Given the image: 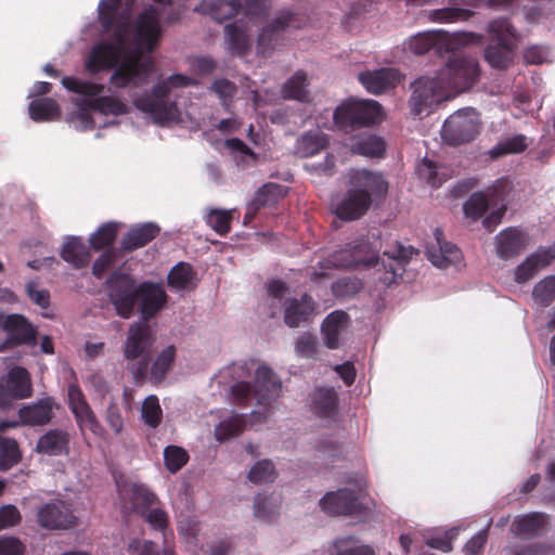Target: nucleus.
I'll return each instance as SVG.
<instances>
[{"label":"nucleus","instance_id":"nucleus-1","mask_svg":"<svg viewBox=\"0 0 555 555\" xmlns=\"http://www.w3.org/2000/svg\"><path fill=\"white\" fill-rule=\"evenodd\" d=\"M162 12L153 5L139 14L135 21L137 49L126 55L114 43L104 41L95 44L86 62V68L91 74L114 69L109 83L116 89L128 87L137 88L147 81L154 70V63L150 59H142V51L152 52L162 36L159 17Z\"/></svg>","mask_w":555,"mask_h":555},{"label":"nucleus","instance_id":"nucleus-2","mask_svg":"<svg viewBox=\"0 0 555 555\" xmlns=\"http://www.w3.org/2000/svg\"><path fill=\"white\" fill-rule=\"evenodd\" d=\"M349 185L335 207V215L344 221L360 219L370 209L373 197H384L388 192V182L383 175L366 169L352 171Z\"/></svg>","mask_w":555,"mask_h":555},{"label":"nucleus","instance_id":"nucleus-3","mask_svg":"<svg viewBox=\"0 0 555 555\" xmlns=\"http://www.w3.org/2000/svg\"><path fill=\"white\" fill-rule=\"evenodd\" d=\"M195 85L196 81L186 75L172 74L158 81L150 93L137 98L133 104L141 112L150 114L155 122L163 125L172 120L178 114L176 101L169 99L171 90Z\"/></svg>","mask_w":555,"mask_h":555},{"label":"nucleus","instance_id":"nucleus-4","mask_svg":"<svg viewBox=\"0 0 555 555\" xmlns=\"http://www.w3.org/2000/svg\"><path fill=\"white\" fill-rule=\"evenodd\" d=\"M333 119L338 130L349 133L380 124L384 111L375 100L348 99L335 108Z\"/></svg>","mask_w":555,"mask_h":555},{"label":"nucleus","instance_id":"nucleus-5","mask_svg":"<svg viewBox=\"0 0 555 555\" xmlns=\"http://www.w3.org/2000/svg\"><path fill=\"white\" fill-rule=\"evenodd\" d=\"M482 39L483 36L481 34L472 31L451 34L442 30H433L420 33L411 37L409 48L416 55H423L434 50L436 54L442 56L468 44L480 43Z\"/></svg>","mask_w":555,"mask_h":555},{"label":"nucleus","instance_id":"nucleus-6","mask_svg":"<svg viewBox=\"0 0 555 555\" xmlns=\"http://www.w3.org/2000/svg\"><path fill=\"white\" fill-rule=\"evenodd\" d=\"M492 41L485 49V60L496 69L508 68L517 48V35L508 18L499 17L488 24Z\"/></svg>","mask_w":555,"mask_h":555},{"label":"nucleus","instance_id":"nucleus-7","mask_svg":"<svg viewBox=\"0 0 555 555\" xmlns=\"http://www.w3.org/2000/svg\"><path fill=\"white\" fill-rule=\"evenodd\" d=\"M281 383L268 366H259L255 373V383L237 382L231 386V396L235 404L246 406L255 400L258 405H269L279 396Z\"/></svg>","mask_w":555,"mask_h":555},{"label":"nucleus","instance_id":"nucleus-8","mask_svg":"<svg viewBox=\"0 0 555 555\" xmlns=\"http://www.w3.org/2000/svg\"><path fill=\"white\" fill-rule=\"evenodd\" d=\"M459 50L451 53L446 65L437 73L447 92L461 93L469 90L480 77L478 60Z\"/></svg>","mask_w":555,"mask_h":555},{"label":"nucleus","instance_id":"nucleus-9","mask_svg":"<svg viewBox=\"0 0 555 555\" xmlns=\"http://www.w3.org/2000/svg\"><path fill=\"white\" fill-rule=\"evenodd\" d=\"M105 294L115 313L122 319H130L138 304L139 283L120 270L113 271L104 283Z\"/></svg>","mask_w":555,"mask_h":555},{"label":"nucleus","instance_id":"nucleus-10","mask_svg":"<svg viewBox=\"0 0 555 555\" xmlns=\"http://www.w3.org/2000/svg\"><path fill=\"white\" fill-rule=\"evenodd\" d=\"M481 121L475 108L465 107L450 115L441 129L442 140L451 146L472 142L480 132Z\"/></svg>","mask_w":555,"mask_h":555},{"label":"nucleus","instance_id":"nucleus-11","mask_svg":"<svg viewBox=\"0 0 555 555\" xmlns=\"http://www.w3.org/2000/svg\"><path fill=\"white\" fill-rule=\"evenodd\" d=\"M242 9L244 15L249 20L264 16L268 12L264 0H203L195 10L208 14L218 23H222L236 15Z\"/></svg>","mask_w":555,"mask_h":555},{"label":"nucleus","instance_id":"nucleus-12","mask_svg":"<svg viewBox=\"0 0 555 555\" xmlns=\"http://www.w3.org/2000/svg\"><path fill=\"white\" fill-rule=\"evenodd\" d=\"M369 249L367 244H358L352 248H346L335 251L331 257L321 260L318 268H314L310 274L313 282H319L328 278V271L337 268H357L360 264L373 267L378 263V257L375 255L363 256L362 253Z\"/></svg>","mask_w":555,"mask_h":555},{"label":"nucleus","instance_id":"nucleus-13","mask_svg":"<svg viewBox=\"0 0 555 555\" xmlns=\"http://www.w3.org/2000/svg\"><path fill=\"white\" fill-rule=\"evenodd\" d=\"M62 85L70 92L85 96H95V112L102 115L121 116L128 114V106L124 101L113 95H101L105 89L104 85L72 77H63Z\"/></svg>","mask_w":555,"mask_h":555},{"label":"nucleus","instance_id":"nucleus-14","mask_svg":"<svg viewBox=\"0 0 555 555\" xmlns=\"http://www.w3.org/2000/svg\"><path fill=\"white\" fill-rule=\"evenodd\" d=\"M363 494L364 489L362 485L356 481L350 488L327 492L320 500V505L326 514L332 516L362 515L367 509L361 501Z\"/></svg>","mask_w":555,"mask_h":555},{"label":"nucleus","instance_id":"nucleus-15","mask_svg":"<svg viewBox=\"0 0 555 555\" xmlns=\"http://www.w3.org/2000/svg\"><path fill=\"white\" fill-rule=\"evenodd\" d=\"M412 94L409 100L411 113L420 116L434 104L439 103L448 96L439 77H421L412 86Z\"/></svg>","mask_w":555,"mask_h":555},{"label":"nucleus","instance_id":"nucleus-16","mask_svg":"<svg viewBox=\"0 0 555 555\" xmlns=\"http://www.w3.org/2000/svg\"><path fill=\"white\" fill-rule=\"evenodd\" d=\"M1 326L8 337L0 344V352L22 345L35 346L37 343V328L22 314H9Z\"/></svg>","mask_w":555,"mask_h":555},{"label":"nucleus","instance_id":"nucleus-17","mask_svg":"<svg viewBox=\"0 0 555 555\" xmlns=\"http://www.w3.org/2000/svg\"><path fill=\"white\" fill-rule=\"evenodd\" d=\"M37 522L47 530H67L76 526L77 517L66 502L54 500L38 508Z\"/></svg>","mask_w":555,"mask_h":555},{"label":"nucleus","instance_id":"nucleus-18","mask_svg":"<svg viewBox=\"0 0 555 555\" xmlns=\"http://www.w3.org/2000/svg\"><path fill=\"white\" fill-rule=\"evenodd\" d=\"M297 16L291 11H282L279 15L268 25H266L257 41V50L263 56L272 53L275 47L280 43L284 31L289 27H299L296 24Z\"/></svg>","mask_w":555,"mask_h":555},{"label":"nucleus","instance_id":"nucleus-19","mask_svg":"<svg viewBox=\"0 0 555 555\" xmlns=\"http://www.w3.org/2000/svg\"><path fill=\"white\" fill-rule=\"evenodd\" d=\"M414 254L417 251L412 246H404L399 242L386 248L384 256L387 257L388 262L382 261L384 273L379 276V281L386 286L396 283L403 275L405 266Z\"/></svg>","mask_w":555,"mask_h":555},{"label":"nucleus","instance_id":"nucleus-20","mask_svg":"<svg viewBox=\"0 0 555 555\" xmlns=\"http://www.w3.org/2000/svg\"><path fill=\"white\" fill-rule=\"evenodd\" d=\"M168 296L164 288L150 281L139 283L138 292V310L141 314L142 321L147 323L151 319L166 306Z\"/></svg>","mask_w":555,"mask_h":555},{"label":"nucleus","instance_id":"nucleus-21","mask_svg":"<svg viewBox=\"0 0 555 555\" xmlns=\"http://www.w3.org/2000/svg\"><path fill=\"white\" fill-rule=\"evenodd\" d=\"M530 237L518 227H508L495 237V251L500 259L509 260L518 257L529 245Z\"/></svg>","mask_w":555,"mask_h":555},{"label":"nucleus","instance_id":"nucleus-22","mask_svg":"<svg viewBox=\"0 0 555 555\" xmlns=\"http://www.w3.org/2000/svg\"><path fill=\"white\" fill-rule=\"evenodd\" d=\"M118 492L125 505L137 515L146 514L155 503L158 502L157 495L144 483L126 482L118 486Z\"/></svg>","mask_w":555,"mask_h":555},{"label":"nucleus","instance_id":"nucleus-23","mask_svg":"<svg viewBox=\"0 0 555 555\" xmlns=\"http://www.w3.org/2000/svg\"><path fill=\"white\" fill-rule=\"evenodd\" d=\"M152 344L153 338L149 324L135 322L129 327L122 348L124 357L129 361H134L140 357L147 356L146 353Z\"/></svg>","mask_w":555,"mask_h":555},{"label":"nucleus","instance_id":"nucleus-24","mask_svg":"<svg viewBox=\"0 0 555 555\" xmlns=\"http://www.w3.org/2000/svg\"><path fill=\"white\" fill-rule=\"evenodd\" d=\"M359 81L372 94H382L400 82V74L396 68H379L359 74Z\"/></svg>","mask_w":555,"mask_h":555},{"label":"nucleus","instance_id":"nucleus-25","mask_svg":"<svg viewBox=\"0 0 555 555\" xmlns=\"http://www.w3.org/2000/svg\"><path fill=\"white\" fill-rule=\"evenodd\" d=\"M314 310L315 301L309 294L287 298L284 302V323L291 328L299 327L311 321Z\"/></svg>","mask_w":555,"mask_h":555},{"label":"nucleus","instance_id":"nucleus-26","mask_svg":"<svg viewBox=\"0 0 555 555\" xmlns=\"http://www.w3.org/2000/svg\"><path fill=\"white\" fill-rule=\"evenodd\" d=\"M55 406L57 405L54 399L46 397L35 403L23 405L18 410V417L22 425L44 426L52 421Z\"/></svg>","mask_w":555,"mask_h":555},{"label":"nucleus","instance_id":"nucleus-27","mask_svg":"<svg viewBox=\"0 0 555 555\" xmlns=\"http://www.w3.org/2000/svg\"><path fill=\"white\" fill-rule=\"evenodd\" d=\"M224 38L228 51L234 56H244L250 49L249 27L243 20L225 25Z\"/></svg>","mask_w":555,"mask_h":555},{"label":"nucleus","instance_id":"nucleus-28","mask_svg":"<svg viewBox=\"0 0 555 555\" xmlns=\"http://www.w3.org/2000/svg\"><path fill=\"white\" fill-rule=\"evenodd\" d=\"M160 228L154 222H144L132 227L122 237L120 247L130 253L146 246L158 236Z\"/></svg>","mask_w":555,"mask_h":555},{"label":"nucleus","instance_id":"nucleus-29","mask_svg":"<svg viewBox=\"0 0 555 555\" xmlns=\"http://www.w3.org/2000/svg\"><path fill=\"white\" fill-rule=\"evenodd\" d=\"M70 435L63 429H50L37 441L36 451L50 456L67 455L69 453Z\"/></svg>","mask_w":555,"mask_h":555},{"label":"nucleus","instance_id":"nucleus-30","mask_svg":"<svg viewBox=\"0 0 555 555\" xmlns=\"http://www.w3.org/2000/svg\"><path fill=\"white\" fill-rule=\"evenodd\" d=\"M349 314L343 310H336L327 314L321 325L324 344L328 349H337L340 333L348 326Z\"/></svg>","mask_w":555,"mask_h":555},{"label":"nucleus","instance_id":"nucleus-31","mask_svg":"<svg viewBox=\"0 0 555 555\" xmlns=\"http://www.w3.org/2000/svg\"><path fill=\"white\" fill-rule=\"evenodd\" d=\"M312 411L322 418H333L338 413V395L333 387H319L311 393Z\"/></svg>","mask_w":555,"mask_h":555},{"label":"nucleus","instance_id":"nucleus-32","mask_svg":"<svg viewBox=\"0 0 555 555\" xmlns=\"http://www.w3.org/2000/svg\"><path fill=\"white\" fill-rule=\"evenodd\" d=\"M547 522L548 516L546 514L532 512L517 517L511 526V531L516 537L529 539L543 530Z\"/></svg>","mask_w":555,"mask_h":555},{"label":"nucleus","instance_id":"nucleus-33","mask_svg":"<svg viewBox=\"0 0 555 555\" xmlns=\"http://www.w3.org/2000/svg\"><path fill=\"white\" fill-rule=\"evenodd\" d=\"M61 257L75 269L86 268L91 260L89 247L78 236L67 238L62 247Z\"/></svg>","mask_w":555,"mask_h":555},{"label":"nucleus","instance_id":"nucleus-34","mask_svg":"<svg viewBox=\"0 0 555 555\" xmlns=\"http://www.w3.org/2000/svg\"><path fill=\"white\" fill-rule=\"evenodd\" d=\"M328 137L318 130L304 132L296 141L295 153L301 158L312 157L328 146Z\"/></svg>","mask_w":555,"mask_h":555},{"label":"nucleus","instance_id":"nucleus-35","mask_svg":"<svg viewBox=\"0 0 555 555\" xmlns=\"http://www.w3.org/2000/svg\"><path fill=\"white\" fill-rule=\"evenodd\" d=\"M4 383L14 400L26 399L33 395L30 374L23 366L12 367L8 372Z\"/></svg>","mask_w":555,"mask_h":555},{"label":"nucleus","instance_id":"nucleus-36","mask_svg":"<svg viewBox=\"0 0 555 555\" xmlns=\"http://www.w3.org/2000/svg\"><path fill=\"white\" fill-rule=\"evenodd\" d=\"M434 235L439 247L440 259L436 255H431V262L440 268L457 262L462 257L460 248L444 240V234L441 229L437 228Z\"/></svg>","mask_w":555,"mask_h":555},{"label":"nucleus","instance_id":"nucleus-37","mask_svg":"<svg viewBox=\"0 0 555 555\" xmlns=\"http://www.w3.org/2000/svg\"><path fill=\"white\" fill-rule=\"evenodd\" d=\"M457 0H452L451 5L435 9L429 12V18L436 23H459L468 21L475 12L468 9L456 7Z\"/></svg>","mask_w":555,"mask_h":555},{"label":"nucleus","instance_id":"nucleus-38","mask_svg":"<svg viewBox=\"0 0 555 555\" xmlns=\"http://www.w3.org/2000/svg\"><path fill=\"white\" fill-rule=\"evenodd\" d=\"M29 115L35 121H47L59 118L61 114L57 102L52 98H40L29 103Z\"/></svg>","mask_w":555,"mask_h":555},{"label":"nucleus","instance_id":"nucleus-39","mask_svg":"<svg viewBox=\"0 0 555 555\" xmlns=\"http://www.w3.org/2000/svg\"><path fill=\"white\" fill-rule=\"evenodd\" d=\"M307 75L305 74V72L298 70L283 85V98L287 100L308 102L310 94L309 91L307 90Z\"/></svg>","mask_w":555,"mask_h":555},{"label":"nucleus","instance_id":"nucleus-40","mask_svg":"<svg viewBox=\"0 0 555 555\" xmlns=\"http://www.w3.org/2000/svg\"><path fill=\"white\" fill-rule=\"evenodd\" d=\"M353 154L366 157H383L386 152L385 141L377 135H366L358 139L350 147Z\"/></svg>","mask_w":555,"mask_h":555},{"label":"nucleus","instance_id":"nucleus-41","mask_svg":"<svg viewBox=\"0 0 555 555\" xmlns=\"http://www.w3.org/2000/svg\"><path fill=\"white\" fill-rule=\"evenodd\" d=\"M284 196L283 186L276 183H267L262 185L253 198V212H257L262 207L275 205Z\"/></svg>","mask_w":555,"mask_h":555},{"label":"nucleus","instance_id":"nucleus-42","mask_svg":"<svg viewBox=\"0 0 555 555\" xmlns=\"http://www.w3.org/2000/svg\"><path fill=\"white\" fill-rule=\"evenodd\" d=\"M119 224L114 221L103 223L89 238L90 247L96 251L111 247L115 242Z\"/></svg>","mask_w":555,"mask_h":555},{"label":"nucleus","instance_id":"nucleus-43","mask_svg":"<svg viewBox=\"0 0 555 555\" xmlns=\"http://www.w3.org/2000/svg\"><path fill=\"white\" fill-rule=\"evenodd\" d=\"M176 358V348L168 346L155 359L151 367V380L155 384L162 383L169 370L171 369Z\"/></svg>","mask_w":555,"mask_h":555},{"label":"nucleus","instance_id":"nucleus-44","mask_svg":"<svg viewBox=\"0 0 555 555\" xmlns=\"http://www.w3.org/2000/svg\"><path fill=\"white\" fill-rule=\"evenodd\" d=\"M195 278V273L191 264L186 262H179L168 273V285L177 291L189 289L190 284Z\"/></svg>","mask_w":555,"mask_h":555},{"label":"nucleus","instance_id":"nucleus-45","mask_svg":"<svg viewBox=\"0 0 555 555\" xmlns=\"http://www.w3.org/2000/svg\"><path fill=\"white\" fill-rule=\"evenodd\" d=\"M254 515L266 522H272L279 515V505L273 495L257 494L254 500Z\"/></svg>","mask_w":555,"mask_h":555},{"label":"nucleus","instance_id":"nucleus-46","mask_svg":"<svg viewBox=\"0 0 555 555\" xmlns=\"http://www.w3.org/2000/svg\"><path fill=\"white\" fill-rule=\"evenodd\" d=\"M73 415L81 434L88 429L96 437L102 438L104 436L105 430L90 405Z\"/></svg>","mask_w":555,"mask_h":555},{"label":"nucleus","instance_id":"nucleus-47","mask_svg":"<svg viewBox=\"0 0 555 555\" xmlns=\"http://www.w3.org/2000/svg\"><path fill=\"white\" fill-rule=\"evenodd\" d=\"M532 297L541 307H548L555 299V276L548 275L538 282L533 287Z\"/></svg>","mask_w":555,"mask_h":555},{"label":"nucleus","instance_id":"nucleus-48","mask_svg":"<svg viewBox=\"0 0 555 555\" xmlns=\"http://www.w3.org/2000/svg\"><path fill=\"white\" fill-rule=\"evenodd\" d=\"M21 460V452L16 440L1 438L0 440V469L7 470Z\"/></svg>","mask_w":555,"mask_h":555},{"label":"nucleus","instance_id":"nucleus-49","mask_svg":"<svg viewBox=\"0 0 555 555\" xmlns=\"http://www.w3.org/2000/svg\"><path fill=\"white\" fill-rule=\"evenodd\" d=\"M333 546V555H376L372 546L357 543L351 537L337 539Z\"/></svg>","mask_w":555,"mask_h":555},{"label":"nucleus","instance_id":"nucleus-50","mask_svg":"<svg viewBox=\"0 0 555 555\" xmlns=\"http://www.w3.org/2000/svg\"><path fill=\"white\" fill-rule=\"evenodd\" d=\"M245 422L241 416H234L220 422L215 428V437L218 441H224L237 437L244 430Z\"/></svg>","mask_w":555,"mask_h":555},{"label":"nucleus","instance_id":"nucleus-51","mask_svg":"<svg viewBox=\"0 0 555 555\" xmlns=\"http://www.w3.org/2000/svg\"><path fill=\"white\" fill-rule=\"evenodd\" d=\"M275 478L276 472L270 460L258 461L248 473V479L253 483L273 482Z\"/></svg>","mask_w":555,"mask_h":555},{"label":"nucleus","instance_id":"nucleus-52","mask_svg":"<svg viewBox=\"0 0 555 555\" xmlns=\"http://www.w3.org/2000/svg\"><path fill=\"white\" fill-rule=\"evenodd\" d=\"M489 208V199L483 192H476L464 204V214L474 220L480 219Z\"/></svg>","mask_w":555,"mask_h":555},{"label":"nucleus","instance_id":"nucleus-53","mask_svg":"<svg viewBox=\"0 0 555 555\" xmlns=\"http://www.w3.org/2000/svg\"><path fill=\"white\" fill-rule=\"evenodd\" d=\"M232 212L221 209H211L207 215V224L219 235L225 236L231 230Z\"/></svg>","mask_w":555,"mask_h":555},{"label":"nucleus","instance_id":"nucleus-54","mask_svg":"<svg viewBox=\"0 0 555 555\" xmlns=\"http://www.w3.org/2000/svg\"><path fill=\"white\" fill-rule=\"evenodd\" d=\"M189 461L188 452L177 446H168L164 450V462L170 473L179 472Z\"/></svg>","mask_w":555,"mask_h":555},{"label":"nucleus","instance_id":"nucleus-55","mask_svg":"<svg viewBox=\"0 0 555 555\" xmlns=\"http://www.w3.org/2000/svg\"><path fill=\"white\" fill-rule=\"evenodd\" d=\"M163 411L159 405L158 398L156 396H149L145 398L142 404V420L143 422L152 427L156 428L162 422Z\"/></svg>","mask_w":555,"mask_h":555},{"label":"nucleus","instance_id":"nucleus-56","mask_svg":"<svg viewBox=\"0 0 555 555\" xmlns=\"http://www.w3.org/2000/svg\"><path fill=\"white\" fill-rule=\"evenodd\" d=\"M120 0H103L99 4V20L105 31L112 30L120 9Z\"/></svg>","mask_w":555,"mask_h":555},{"label":"nucleus","instance_id":"nucleus-57","mask_svg":"<svg viewBox=\"0 0 555 555\" xmlns=\"http://www.w3.org/2000/svg\"><path fill=\"white\" fill-rule=\"evenodd\" d=\"M295 352L300 358L317 359L319 352L318 338L311 333H302L295 343Z\"/></svg>","mask_w":555,"mask_h":555},{"label":"nucleus","instance_id":"nucleus-58","mask_svg":"<svg viewBox=\"0 0 555 555\" xmlns=\"http://www.w3.org/2000/svg\"><path fill=\"white\" fill-rule=\"evenodd\" d=\"M210 90L218 95L222 106L227 112H229L230 105L237 91L235 83L225 78L216 79L212 82Z\"/></svg>","mask_w":555,"mask_h":555},{"label":"nucleus","instance_id":"nucleus-59","mask_svg":"<svg viewBox=\"0 0 555 555\" xmlns=\"http://www.w3.org/2000/svg\"><path fill=\"white\" fill-rule=\"evenodd\" d=\"M526 137L517 134L498 143L491 151L493 157H500L506 154L521 153L526 150Z\"/></svg>","mask_w":555,"mask_h":555},{"label":"nucleus","instance_id":"nucleus-60","mask_svg":"<svg viewBox=\"0 0 555 555\" xmlns=\"http://www.w3.org/2000/svg\"><path fill=\"white\" fill-rule=\"evenodd\" d=\"M417 172L422 179L434 188H439L447 179V173H439L438 166L425 158L417 168Z\"/></svg>","mask_w":555,"mask_h":555},{"label":"nucleus","instance_id":"nucleus-61","mask_svg":"<svg viewBox=\"0 0 555 555\" xmlns=\"http://www.w3.org/2000/svg\"><path fill=\"white\" fill-rule=\"evenodd\" d=\"M361 288L362 283L356 278H341L332 284V292L336 297H350Z\"/></svg>","mask_w":555,"mask_h":555},{"label":"nucleus","instance_id":"nucleus-62","mask_svg":"<svg viewBox=\"0 0 555 555\" xmlns=\"http://www.w3.org/2000/svg\"><path fill=\"white\" fill-rule=\"evenodd\" d=\"M105 422L107 426L113 430L115 436L120 435L124 431L125 423L121 415V410L117 402L112 401L105 411Z\"/></svg>","mask_w":555,"mask_h":555},{"label":"nucleus","instance_id":"nucleus-63","mask_svg":"<svg viewBox=\"0 0 555 555\" xmlns=\"http://www.w3.org/2000/svg\"><path fill=\"white\" fill-rule=\"evenodd\" d=\"M140 517L157 531H164L169 525L167 513L159 507L153 508L152 506L147 509L146 514H141Z\"/></svg>","mask_w":555,"mask_h":555},{"label":"nucleus","instance_id":"nucleus-64","mask_svg":"<svg viewBox=\"0 0 555 555\" xmlns=\"http://www.w3.org/2000/svg\"><path fill=\"white\" fill-rule=\"evenodd\" d=\"M67 403L73 414L90 405L81 388L76 383H72L68 385Z\"/></svg>","mask_w":555,"mask_h":555}]
</instances>
